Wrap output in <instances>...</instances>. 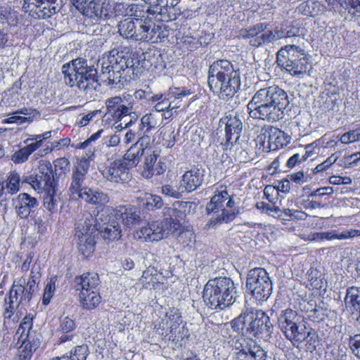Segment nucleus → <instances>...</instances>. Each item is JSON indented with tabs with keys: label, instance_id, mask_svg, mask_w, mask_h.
Here are the masks:
<instances>
[{
	"label": "nucleus",
	"instance_id": "f257e3e1",
	"mask_svg": "<svg viewBox=\"0 0 360 360\" xmlns=\"http://www.w3.org/2000/svg\"><path fill=\"white\" fill-rule=\"evenodd\" d=\"M132 53L128 50L112 49L105 53L98 60L101 65L99 77L110 89H121L137 75V67ZM64 83L72 88L77 87L86 94H92L98 90V72L87 60L77 58L62 66Z\"/></svg>",
	"mask_w": 360,
	"mask_h": 360
},
{
	"label": "nucleus",
	"instance_id": "f03ea898",
	"mask_svg": "<svg viewBox=\"0 0 360 360\" xmlns=\"http://www.w3.org/2000/svg\"><path fill=\"white\" fill-rule=\"evenodd\" d=\"M290 103L287 93L278 86L257 90L247 105L250 117L268 122L283 118L284 110Z\"/></svg>",
	"mask_w": 360,
	"mask_h": 360
},
{
	"label": "nucleus",
	"instance_id": "7ed1b4c3",
	"mask_svg": "<svg viewBox=\"0 0 360 360\" xmlns=\"http://www.w3.org/2000/svg\"><path fill=\"white\" fill-rule=\"evenodd\" d=\"M99 231L103 233L104 239L114 240L122 236L120 226L117 222H112L101 225L97 217L86 214L76 224L75 238H77L79 251L84 256L89 257L94 251L95 236Z\"/></svg>",
	"mask_w": 360,
	"mask_h": 360
},
{
	"label": "nucleus",
	"instance_id": "20e7f679",
	"mask_svg": "<svg viewBox=\"0 0 360 360\" xmlns=\"http://www.w3.org/2000/svg\"><path fill=\"white\" fill-rule=\"evenodd\" d=\"M236 297V287L228 277L210 279L203 289V301L206 306L213 310H222L232 305Z\"/></svg>",
	"mask_w": 360,
	"mask_h": 360
},
{
	"label": "nucleus",
	"instance_id": "39448f33",
	"mask_svg": "<svg viewBox=\"0 0 360 360\" xmlns=\"http://www.w3.org/2000/svg\"><path fill=\"white\" fill-rule=\"evenodd\" d=\"M232 329L257 338H269L273 332L269 316L263 311L248 308L231 321Z\"/></svg>",
	"mask_w": 360,
	"mask_h": 360
},
{
	"label": "nucleus",
	"instance_id": "423d86ee",
	"mask_svg": "<svg viewBox=\"0 0 360 360\" xmlns=\"http://www.w3.org/2000/svg\"><path fill=\"white\" fill-rule=\"evenodd\" d=\"M235 205L233 198L228 193L226 188L217 190L205 207L208 214L213 213L216 215L211 217L206 226L215 227L232 221L236 216Z\"/></svg>",
	"mask_w": 360,
	"mask_h": 360
},
{
	"label": "nucleus",
	"instance_id": "0eeeda50",
	"mask_svg": "<svg viewBox=\"0 0 360 360\" xmlns=\"http://www.w3.org/2000/svg\"><path fill=\"white\" fill-rule=\"evenodd\" d=\"M246 286L252 297L259 302L266 301L273 290L272 281L267 271L263 268H255L249 271Z\"/></svg>",
	"mask_w": 360,
	"mask_h": 360
},
{
	"label": "nucleus",
	"instance_id": "6e6552de",
	"mask_svg": "<svg viewBox=\"0 0 360 360\" xmlns=\"http://www.w3.org/2000/svg\"><path fill=\"white\" fill-rule=\"evenodd\" d=\"M179 228V224L173 218H165L149 222L147 226L141 228L136 234L146 242L159 241L167 238Z\"/></svg>",
	"mask_w": 360,
	"mask_h": 360
},
{
	"label": "nucleus",
	"instance_id": "1a4fd4ad",
	"mask_svg": "<svg viewBox=\"0 0 360 360\" xmlns=\"http://www.w3.org/2000/svg\"><path fill=\"white\" fill-rule=\"evenodd\" d=\"M181 0H155L146 12L160 21H172L181 14Z\"/></svg>",
	"mask_w": 360,
	"mask_h": 360
},
{
	"label": "nucleus",
	"instance_id": "9d476101",
	"mask_svg": "<svg viewBox=\"0 0 360 360\" xmlns=\"http://www.w3.org/2000/svg\"><path fill=\"white\" fill-rule=\"evenodd\" d=\"M210 90L217 94L219 98L225 99L233 97L240 87V77L239 72H234L224 79H217L213 83L208 84Z\"/></svg>",
	"mask_w": 360,
	"mask_h": 360
},
{
	"label": "nucleus",
	"instance_id": "9b49d317",
	"mask_svg": "<svg viewBox=\"0 0 360 360\" xmlns=\"http://www.w3.org/2000/svg\"><path fill=\"white\" fill-rule=\"evenodd\" d=\"M146 18H142L143 36L142 41H150L151 43H160L167 37V31L160 23H156L158 21L154 16L149 15L146 12ZM159 22H160L159 20Z\"/></svg>",
	"mask_w": 360,
	"mask_h": 360
},
{
	"label": "nucleus",
	"instance_id": "f8f14e48",
	"mask_svg": "<svg viewBox=\"0 0 360 360\" xmlns=\"http://www.w3.org/2000/svg\"><path fill=\"white\" fill-rule=\"evenodd\" d=\"M243 116L239 112L229 114L220 119L225 125L226 142L229 145L238 143L243 129Z\"/></svg>",
	"mask_w": 360,
	"mask_h": 360
},
{
	"label": "nucleus",
	"instance_id": "ddd939ff",
	"mask_svg": "<svg viewBox=\"0 0 360 360\" xmlns=\"http://www.w3.org/2000/svg\"><path fill=\"white\" fill-rule=\"evenodd\" d=\"M70 3L84 15L98 20L103 16L106 17L107 6L103 0H70Z\"/></svg>",
	"mask_w": 360,
	"mask_h": 360
},
{
	"label": "nucleus",
	"instance_id": "4468645a",
	"mask_svg": "<svg viewBox=\"0 0 360 360\" xmlns=\"http://www.w3.org/2000/svg\"><path fill=\"white\" fill-rule=\"evenodd\" d=\"M193 92L186 87L169 88L167 92L164 93L163 98L154 106L157 112L165 111L169 108L177 109L180 105V101L182 98L191 95Z\"/></svg>",
	"mask_w": 360,
	"mask_h": 360
},
{
	"label": "nucleus",
	"instance_id": "2eb2a0df",
	"mask_svg": "<svg viewBox=\"0 0 360 360\" xmlns=\"http://www.w3.org/2000/svg\"><path fill=\"white\" fill-rule=\"evenodd\" d=\"M56 188L51 163L42 161L39 163V173L34 175L33 188L38 193L47 192Z\"/></svg>",
	"mask_w": 360,
	"mask_h": 360
},
{
	"label": "nucleus",
	"instance_id": "dca6fc26",
	"mask_svg": "<svg viewBox=\"0 0 360 360\" xmlns=\"http://www.w3.org/2000/svg\"><path fill=\"white\" fill-rule=\"evenodd\" d=\"M30 295L27 296V290L22 283L14 282L9 292L8 305L5 308L4 316L11 318L15 309L22 304L25 306L32 300Z\"/></svg>",
	"mask_w": 360,
	"mask_h": 360
},
{
	"label": "nucleus",
	"instance_id": "f3484780",
	"mask_svg": "<svg viewBox=\"0 0 360 360\" xmlns=\"http://www.w3.org/2000/svg\"><path fill=\"white\" fill-rule=\"evenodd\" d=\"M103 176L114 183H125L130 180L129 169L124 160H115L101 171Z\"/></svg>",
	"mask_w": 360,
	"mask_h": 360
},
{
	"label": "nucleus",
	"instance_id": "a211bd4d",
	"mask_svg": "<svg viewBox=\"0 0 360 360\" xmlns=\"http://www.w3.org/2000/svg\"><path fill=\"white\" fill-rule=\"evenodd\" d=\"M150 137L148 135L141 136L124 155L123 160L128 162L131 167H136L140 162L141 158L150 152Z\"/></svg>",
	"mask_w": 360,
	"mask_h": 360
},
{
	"label": "nucleus",
	"instance_id": "6ab92c4d",
	"mask_svg": "<svg viewBox=\"0 0 360 360\" xmlns=\"http://www.w3.org/2000/svg\"><path fill=\"white\" fill-rule=\"evenodd\" d=\"M114 215L128 228L138 225L142 221L140 209L131 205L117 206L114 210Z\"/></svg>",
	"mask_w": 360,
	"mask_h": 360
},
{
	"label": "nucleus",
	"instance_id": "aec40b11",
	"mask_svg": "<svg viewBox=\"0 0 360 360\" xmlns=\"http://www.w3.org/2000/svg\"><path fill=\"white\" fill-rule=\"evenodd\" d=\"M14 203L17 215L23 219L32 217L39 205L37 199L27 193H20Z\"/></svg>",
	"mask_w": 360,
	"mask_h": 360
},
{
	"label": "nucleus",
	"instance_id": "412c9836",
	"mask_svg": "<svg viewBox=\"0 0 360 360\" xmlns=\"http://www.w3.org/2000/svg\"><path fill=\"white\" fill-rule=\"evenodd\" d=\"M239 72L233 68L231 63L227 60L214 61L209 68L207 84L213 83L217 79H225L226 77Z\"/></svg>",
	"mask_w": 360,
	"mask_h": 360
},
{
	"label": "nucleus",
	"instance_id": "4be33fe9",
	"mask_svg": "<svg viewBox=\"0 0 360 360\" xmlns=\"http://www.w3.org/2000/svg\"><path fill=\"white\" fill-rule=\"evenodd\" d=\"M283 333L291 342L292 345L296 347H298L300 344L306 338L315 334L312 329L307 330L303 318L292 326H290L289 330H285Z\"/></svg>",
	"mask_w": 360,
	"mask_h": 360
},
{
	"label": "nucleus",
	"instance_id": "5701e85b",
	"mask_svg": "<svg viewBox=\"0 0 360 360\" xmlns=\"http://www.w3.org/2000/svg\"><path fill=\"white\" fill-rule=\"evenodd\" d=\"M74 283L75 290L79 292L100 291L101 281L98 274L95 272H87L75 277Z\"/></svg>",
	"mask_w": 360,
	"mask_h": 360
},
{
	"label": "nucleus",
	"instance_id": "b1692460",
	"mask_svg": "<svg viewBox=\"0 0 360 360\" xmlns=\"http://www.w3.org/2000/svg\"><path fill=\"white\" fill-rule=\"evenodd\" d=\"M203 181V175L198 168L186 171L181 176L179 185L184 193H190L200 187Z\"/></svg>",
	"mask_w": 360,
	"mask_h": 360
},
{
	"label": "nucleus",
	"instance_id": "393cba45",
	"mask_svg": "<svg viewBox=\"0 0 360 360\" xmlns=\"http://www.w3.org/2000/svg\"><path fill=\"white\" fill-rule=\"evenodd\" d=\"M79 198L96 207H104L110 202V197L107 193L89 187L83 188V191L78 196Z\"/></svg>",
	"mask_w": 360,
	"mask_h": 360
},
{
	"label": "nucleus",
	"instance_id": "a878e982",
	"mask_svg": "<svg viewBox=\"0 0 360 360\" xmlns=\"http://www.w3.org/2000/svg\"><path fill=\"white\" fill-rule=\"evenodd\" d=\"M254 340L245 335L244 332L240 335L235 336L230 341L233 352L235 360H243L246 354L251 349Z\"/></svg>",
	"mask_w": 360,
	"mask_h": 360
},
{
	"label": "nucleus",
	"instance_id": "bb28decb",
	"mask_svg": "<svg viewBox=\"0 0 360 360\" xmlns=\"http://www.w3.org/2000/svg\"><path fill=\"white\" fill-rule=\"evenodd\" d=\"M305 54L304 49L296 45H287L282 47L276 54V63L278 65H283V64L297 59L302 55Z\"/></svg>",
	"mask_w": 360,
	"mask_h": 360
},
{
	"label": "nucleus",
	"instance_id": "cd10ccee",
	"mask_svg": "<svg viewBox=\"0 0 360 360\" xmlns=\"http://www.w3.org/2000/svg\"><path fill=\"white\" fill-rule=\"evenodd\" d=\"M291 136L277 127H271L269 131V146L271 150H276L286 146Z\"/></svg>",
	"mask_w": 360,
	"mask_h": 360
},
{
	"label": "nucleus",
	"instance_id": "c85d7f7f",
	"mask_svg": "<svg viewBox=\"0 0 360 360\" xmlns=\"http://www.w3.org/2000/svg\"><path fill=\"white\" fill-rule=\"evenodd\" d=\"M290 63L288 62L283 65H278L285 69L292 76L302 77L307 73L309 63L306 58V54L301 56L297 59H295Z\"/></svg>",
	"mask_w": 360,
	"mask_h": 360
},
{
	"label": "nucleus",
	"instance_id": "c756f323",
	"mask_svg": "<svg viewBox=\"0 0 360 360\" xmlns=\"http://www.w3.org/2000/svg\"><path fill=\"white\" fill-rule=\"evenodd\" d=\"M345 304L352 314H359L360 309V287L351 286L347 289Z\"/></svg>",
	"mask_w": 360,
	"mask_h": 360
},
{
	"label": "nucleus",
	"instance_id": "7c9ffc66",
	"mask_svg": "<svg viewBox=\"0 0 360 360\" xmlns=\"http://www.w3.org/2000/svg\"><path fill=\"white\" fill-rule=\"evenodd\" d=\"M79 302L83 309L93 310L97 308L101 302L100 291L79 292Z\"/></svg>",
	"mask_w": 360,
	"mask_h": 360
},
{
	"label": "nucleus",
	"instance_id": "2f4dec72",
	"mask_svg": "<svg viewBox=\"0 0 360 360\" xmlns=\"http://www.w3.org/2000/svg\"><path fill=\"white\" fill-rule=\"evenodd\" d=\"M302 317L296 311L291 309L283 310L278 317V325L282 333L285 330H289L290 326L302 319Z\"/></svg>",
	"mask_w": 360,
	"mask_h": 360
},
{
	"label": "nucleus",
	"instance_id": "473e14b6",
	"mask_svg": "<svg viewBox=\"0 0 360 360\" xmlns=\"http://www.w3.org/2000/svg\"><path fill=\"white\" fill-rule=\"evenodd\" d=\"M137 199L140 205L148 211L160 209L163 205L162 198L151 193H141Z\"/></svg>",
	"mask_w": 360,
	"mask_h": 360
},
{
	"label": "nucleus",
	"instance_id": "72a5a7b5",
	"mask_svg": "<svg viewBox=\"0 0 360 360\" xmlns=\"http://www.w3.org/2000/svg\"><path fill=\"white\" fill-rule=\"evenodd\" d=\"M191 207V202H190L177 201L173 204L172 207L167 209V214L169 216L168 218H173L180 224L179 220L186 217Z\"/></svg>",
	"mask_w": 360,
	"mask_h": 360
},
{
	"label": "nucleus",
	"instance_id": "f704fd0d",
	"mask_svg": "<svg viewBox=\"0 0 360 360\" xmlns=\"http://www.w3.org/2000/svg\"><path fill=\"white\" fill-rule=\"evenodd\" d=\"M158 155L155 151L150 150L145 156L141 166V174L146 179H150L155 174V167Z\"/></svg>",
	"mask_w": 360,
	"mask_h": 360
},
{
	"label": "nucleus",
	"instance_id": "c9c22d12",
	"mask_svg": "<svg viewBox=\"0 0 360 360\" xmlns=\"http://www.w3.org/2000/svg\"><path fill=\"white\" fill-rule=\"evenodd\" d=\"M86 175L82 174L80 172L72 170L71 182L69 187L70 196L72 199H78L80 193L83 191L84 187H82V185L86 179Z\"/></svg>",
	"mask_w": 360,
	"mask_h": 360
},
{
	"label": "nucleus",
	"instance_id": "e433bc0d",
	"mask_svg": "<svg viewBox=\"0 0 360 360\" xmlns=\"http://www.w3.org/2000/svg\"><path fill=\"white\" fill-rule=\"evenodd\" d=\"M299 8L304 15L311 16L323 14L326 11L325 5L316 0L304 1L300 5Z\"/></svg>",
	"mask_w": 360,
	"mask_h": 360
},
{
	"label": "nucleus",
	"instance_id": "4c0bfd02",
	"mask_svg": "<svg viewBox=\"0 0 360 360\" xmlns=\"http://www.w3.org/2000/svg\"><path fill=\"white\" fill-rule=\"evenodd\" d=\"M268 25L264 22L257 23L245 29H241L239 31L238 37L240 39H253L259 37V34L262 33L267 29Z\"/></svg>",
	"mask_w": 360,
	"mask_h": 360
},
{
	"label": "nucleus",
	"instance_id": "58836bf2",
	"mask_svg": "<svg viewBox=\"0 0 360 360\" xmlns=\"http://www.w3.org/2000/svg\"><path fill=\"white\" fill-rule=\"evenodd\" d=\"M3 182L7 194L13 195L19 191L20 176L16 171L10 172Z\"/></svg>",
	"mask_w": 360,
	"mask_h": 360
},
{
	"label": "nucleus",
	"instance_id": "ea45409f",
	"mask_svg": "<svg viewBox=\"0 0 360 360\" xmlns=\"http://www.w3.org/2000/svg\"><path fill=\"white\" fill-rule=\"evenodd\" d=\"M60 201L59 195L56 194V188L45 192L44 196V207L50 213L53 214L57 212L58 206Z\"/></svg>",
	"mask_w": 360,
	"mask_h": 360
},
{
	"label": "nucleus",
	"instance_id": "a19ab883",
	"mask_svg": "<svg viewBox=\"0 0 360 360\" xmlns=\"http://www.w3.org/2000/svg\"><path fill=\"white\" fill-rule=\"evenodd\" d=\"M33 316L30 314L25 316L20 323L16 335H19V340H24L27 335H41L36 331L32 330Z\"/></svg>",
	"mask_w": 360,
	"mask_h": 360
},
{
	"label": "nucleus",
	"instance_id": "79ce46f5",
	"mask_svg": "<svg viewBox=\"0 0 360 360\" xmlns=\"http://www.w3.org/2000/svg\"><path fill=\"white\" fill-rule=\"evenodd\" d=\"M52 4H41L32 8L28 12L32 13V16L37 18H48L56 13V8L51 6Z\"/></svg>",
	"mask_w": 360,
	"mask_h": 360
},
{
	"label": "nucleus",
	"instance_id": "37998d69",
	"mask_svg": "<svg viewBox=\"0 0 360 360\" xmlns=\"http://www.w3.org/2000/svg\"><path fill=\"white\" fill-rule=\"evenodd\" d=\"M135 27L134 20L131 18H126L121 20L118 24V32L122 37L133 40V35L135 34L134 29Z\"/></svg>",
	"mask_w": 360,
	"mask_h": 360
},
{
	"label": "nucleus",
	"instance_id": "c03bdc74",
	"mask_svg": "<svg viewBox=\"0 0 360 360\" xmlns=\"http://www.w3.org/2000/svg\"><path fill=\"white\" fill-rule=\"evenodd\" d=\"M22 342L20 349H23L30 352L32 354L41 345V335H27L24 340H20Z\"/></svg>",
	"mask_w": 360,
	"mask_h": 360
},
{
	"label": "nucleus",
	"instance_id": "a18cd8bd",
	"mask_svg": "<svg viewBox=\"0 0 360 360\" xmlns=\"http://www.w3.org/2000/svg\"><path fill=\"white\" fill-rule=\"evenodd\" d=\"M33 146L27 144L26 146L15 151L11 158V160L15 164H22L28 160L30 155L35 150Z\"/></svg>",
	"mask_w": 360,
	"mask_h": 360
},
{
	"label": "nucleus",
	"instance_id": "49530a36",
	"mask_svg": "<svg viewBox=\"0 0 360 360\" xmlns=\"http://www.w3.org/2000/svg\"><path fill=\"white\" fill-rule=\"evenodd\" d=\"M267 352L255 340L243 360H266Z\"/></svg>",
	"mask_w": 360,
	"mask_h": 360
},
{
	"label": "nucleus",
	"instance_id": "de8ad7c7",
	"mask_svg": "<svg viewBox=\"0 0 360 360\" xmlns=\"http://www.w3.org/2000/svg\"><path fill=\"white\" fill-rule=\"evenodd\" d=\"M94 152L89 150L86 155L78 161L77 165L74 166L72 170L80 172L82 174L86 175L90 166V161L94 160Z\"/></svg>",
	"mask_w": 360,
	"mask_h": 360
},
{
	"label": "nucleus",
	"instance_id": "09e8293b",
	"mask_svg": "<svg viewBox=\"0 0 360 360\" xmlns=\"http://www.w3.org/2000/svg\"><path fill=\"white\" fill-rule=\"evenodd\" d=\"M158 122L155 116L153 113L146 114L141 119L139 129L143 134L148 133L152 129L157 127Z\"/></svg>",
	"mask_w": 360,
	"mask_h": 360
},
{
	"label": "nucleus",
	"instance_id": "8fccbe9b",
	"mask_svg": "<svg viewBox=\"0 0 360 360\" xmlns=\"http://www.w3.org/2000/svg\"><path fill=\"white\" fill-rule=\"evenodd\" d=\"M122 7L125 9V15L134 16L135 20L146 18V11H144V6L142 5L132 4L123 5Z\"/></svg>",
	"mask_w": 360,
	"mask_h": 360
},
{
	"label": "nucleus",
	"instance_id": "3c124183",
	"mask_svg": "<svg viewBox=\"0 0 360 360\" xmlns=\"http://www.w3.org/2000/svg\"><path fill=\"white\" fill-rule=\"evenodd\" d=\"M210 34L205 33L201 35L198 40H195V39L192 37H185L184 43L188 44L191 50L198 49L200 46L207 45L210 39Z\"/></svg>",
	"mask_w": 360,
	"mask_h": 360
},
{
	"label": "nucleus",
	"instance_id": "603ef678",
	"mask_svg": "<svg viewBox=\"0 0 360 360\" xmlns=\"http://www.w3.org/2000/svg\"><path fill=\"white\" fill-rule=\"evenodd\" d=\"M276 41V39L274 31H269L268 32L262 33L259 37L251 39L250 41V44L252 46L259 47L263 44L272 43Z\"/></svg>",
	"mask_w": 360,
	"mask_h": 360
},
{
	"label": "nucleus",
	"instance_id": "864d4df0",
	"mask_svg": "<svg viewBox=\"0 0 360 360\" xmlns=\"http://www.w3.org/2000/svg\"><path fill=\"white\" fill-rule=\"evenodd\" d=\"M57 277L52 276L49 281L47 282L42 298V302L44 304L47 305L50 303V301L54 295L56 290V283Z\"/></svg>",
	"mask_w": 360,
	"mask_h": 360
},
{
	"label": "nucleus",
	"instance_id": "5fc2aeb1",
	"mask_svg": "<svg viewBox=\"0 0 360 360\" xmlns=\"http://www.w3.org/2000/svg\"><path fill=\"white\" fill-rule=\"evenodd\" d=\"M311 308L308 307L306 310L307 312V319L313 322H320L325 319V314L322 308L313 307L314 304L311 302L307 303Z\"/></svg>",
	"mask_w": 360,
	"mask_h": 360
},
{
	"label": "nucleus",
	"instance_id": "6e6d98bb",
	"mask_svg": "<svg viewBox=\"0 0 360 360\" xmlns=\"http://www.w3.org/2000/svg\"><path fill=\"white\" fill-rule=\"evenodd\" d=\"M89 355V347L86 345L75 347L70 351L71 360H86Z\"/></svg>",
	"mask_w": 360,
	"mask_h": 360
},
{
	"label": "nucleus",
	"instance_id": "4d7b16f0",
	"mask_svg": "<svg viewBox=\"0 0 360 360\" xmlns=\"http://www.w3.org/2000/svg\"><path fill=\"white\" fill-rule=\"evenodd\" d=\"M162 193L167 197L179 199L181 198L184 191L181 190L179 184L177 186L167 184L162 186Z\"/></svg>",
	"mask_w": 360,
	"mask_h": 360
},
{
	"label": "nucleus",
	"instance_id": "13d9d810",
	"mask_svg": "<svg viewBox=\"0 0 360 360\" xmlns=\"http://www.w3.org/2000/svg\"><path fill=\"white\" fill-rule=\"evenodd\" d=\"M347 5L342 6L354 17H360V0H346Z\"/></svg>",
	"mask_w": 360,
	"mask_h": 360
},
{
	"label": "nucleus",
	"instance_id": "bf43d9fd",
	"mask_svg": "<svg viewBox=\"0 0 360 360\" xmlns=\"http://www.w3.org/2000/svg\"><path fill=\"white\" fill-rule=\"evenodd\" d=\"M59 328L64 333H70L75 328V323L68 316L61 317Z\"/></svg>",
	"mask_w": 360,
	"mask_h": 360
},
{
	"label": "nucleus",
	"instance_id": "052dcab7",
	"mask_svg": "<svg viewBox=\"0 0 360 360\" xmlns=\"http://www.w3.org/2000/svg\"><path fill=\"white\" fill-rule=\"evenodd\" d=\"M122 103L123 100L120 96H114L108 98L105 101L108 112L113 115Z\"/></svg>",
	"mask_w": 360,
	"mask_h": 360
},
{
	"label": "nucleus",
	"instance_id": "680f3d73",
	"mask_svg": "<svg viewBox=\"0 0 360 360\" xmlns=\"http://www.w3.org/2000/svg\"><path fill=\"white\" fill-rule=\"evenodd\" d=\"M349 345L352 352L359 359L360 357V334L349 335Z\"/></svg>",
	"mask_w": 360,
	"mask_h": 360
},
{
	"label": "nucleus",
	"instance_id": "e2e57ef3",
	"mask_svg": "<svg viewBox=\"0 0 360 360\" xmlns=\"http://www.w3.org/2000/svg\"><path fill=\"white\" fill-rule=\"evenodd\" d=\"M338 159V156L335 155V154H332L325 161H323L321 164H319L314 169V173H319V172L326 170L332 165H333L337 161Z\"/></svg>",
	"mask_w": 360,
	"mask_h": 360
},
{
	"label": "nucleus",
	"instance_id": "0e129e2a",
	"mask_svg": "<svg viewBox=\"0 0 360 360\" xmlns=\"http://www.w3.org/2000/svg\"><path fill=\"white\" fill-rule=\"evenodd\" d=\"M256 207L258 210L269 214L272 213L278 214L281 212V209L278 206L271 205L264 202H257Z\"/></svg>",
	"mask_w": 360,
	"mask_h": 360
},
{
	"label": "nucleus",
	"instance_id": "69168bd1",
	"mask_svg": "<svg viewBox=\"0 0 360 360\" xmlns=\"http://www.w3.org/2000/svg\"><path fill=\"white\" fill-rule=\"evenodd\" d=\"M360 137V134L355 133L354 131H349L342 134L340 139L342 143L348 144L349 143L358 141Z\"/></svg>",
	"mask_w": 360,
	"mask_h": 360
},
{
	"label": "nucleus",
	"instance_id": "338daca9",
	"mask_svg": "<svg viewBox=\"0 0 360 360\" xmlns=\"http://www.w3.org/2000/svg\"><path fill=\"white\" fill-rule=\"evenodd\" d=\"M43 140L44 139H42V134H37L25 139L24 141V143L29 144L30 146H33V149L37 150L42 145Z\"/></svg>",
	"mask_w": 360,
	"mask_h": 360
},
{
	"label": "nucleus",
	"instance_id": "774afa93",
	"mask_svg": "<svg viewBox=\"0 0 360 360\" xmlns=\"http://www.w3.org/2000/svg\"><path fill=\"white\" fill-rule=\"evenodd\" d=\"M357 236H360L359 229H345L338 233L339 240L351 239Z\"/></svg>",
	"mask_w": 360,
	"mask_h": 360
}]
</instances>
